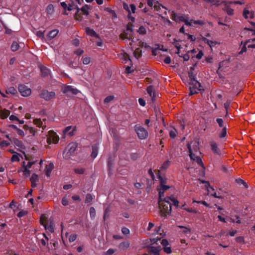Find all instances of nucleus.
<instances>
[{"mask_svg": "<svg viewBox=\"0 0 255 255\" xmlns=\"http://www.w3.org/2000/svg\"><path fill=\"white\" fill-rule=\"evenodd\" d=\"M54 168V164L53 163H49L45 167V174L47 176H50L52 170Z\"/></svg>", "mask_w": 255, "mask_h": 255, "instance_id": "obj_18", "label": "nucleus"}, {"mask_svg": "<svg viewBox=\"0 0 255 255\" xmlns=\"http://www.w3.org/2000/svg\"><path fill=\"white\" fill-rule=\"evenodd\" d=\"M222 3L225 4V7L223 8V10L226 11L229 15H232L234 14V9L227 4L226 1H223Z\"/></svg>", "mask_w": 255, "mask_h": 255, "instance_id": "obj_12", "label": "nucleus"}, {"mask_svg": "<svg viewBox=\"0 0 255 255\" xmlns=\"http://www.w3.org/2000/svg\"><path fill=\"white\" fill-rule=\"evenodd\" d=\"M114 96L110 95V96H107L104 99V103L105 104L109 103V102L112 101L114 99Z\"/></svg>", "mask_w": 255, "mask_h": 255, "instance_id": "obj_48", "label": "nucleus"}, {"mask_svg": "<svg viewBox=\"0 0 255 255\" xmlns=\"http://www.w3.org/2000/svg\"><path fill=\"white\" fill-rule=\"evenodd\" d=\"M72 128L71 126H68L67 127L63 130V132L65 134H68L70 136H72L73 135V132L75 130V128L73 129L72 131H70L71 129Z\"/></svg>", "mask_w": 255, "mask_h": 255, "instance_id": "obj_23", "label": "nucleus"}, {"mask_svg": "<svg viewBox=\"0 0 255 255\" xmlns=\"http://www.w3.org/2000/svg\"><path fill=\"white\" fill-rule=\"evenodd\" d=\"M116 251L113 249H109L107 252L104 253V255H112Z\"/></svg>", "mask_w": 255, "mask_h": 255, "instance_id": "obj_52", "label": "nucleus"}, {"mask_svg": "<svg viewBox=\"0 0 255 255\" xmlns=\"http://www.w3.org/2000/svg\"><path fill=\"white\" fill-rule=\"evenodd\" d=\"M10 115V111L7 110H1L0 111V117L2 119L7 118Z\"/></svg>", "mask_w": 255, "mask_h": 255, "instance_id": "obj_22", "label": "nucleus"}, {"mask_svg": "<svg viewBox=\"0 0 255 255\" xmlns=\"http://www.w3.org/2000/svg\"><path fill=\"white\" fill-rule=\"evenodd\" d=\"M148 248L149 252L153 254V255H160L159 252L161 250V248L160 246H150Z\"/></svg>", "mask_w": 255, "mask_h": 255, "instance_id": "obj_11", "label": "nucleus"}, {"mask_svg": "<svg viewBox=\"0 0 255 255\" xmlns=\"http://www.w3.org/2000/svg\"><path fill=\"white\" fill-rule=\"evenodd\" d=\"M138 45L141 47H144L146 49L150 48V46L148 45L146 43L142 42L141 41L139 42Z\"/></svg>", "mask_w": 255, "mask_h": 255, "instance_id": "obj_55", "label": "nucleus"}, {"mask_svg": "<svg viewBox=\"0 0 255 255\" xmlns=\"http://www.w3.org/2000/svg\"><path fill=\"white\" fill-rule=\"evenodd\" d=\"M43 236H44L45 239H41V244L43 246H45L47 244V243L48 241V237L46 236V235L45 234H43Z\"/></svg>", "mask_w": 255, "mask_h": 255, "instance_id": "obj_51", "label": "nucleus"}, {"mask_svg": "<svg viewBox=\"0 0 255 255\" xmlns=\"http://www.w3.org/2000/svg\"><path fill=\"white\" fill-rule=\"evenodd\" d=\"M192 155V158H190V159L192 160L196 161L198 165L202 167H204L203 163L202 162L201 158L200 157L195 155V154H194L193 152Z\"/></svg>", "mask_w": 255, "mask_h": 255, "instance_id": "obj_16", "label": "nucleus"}, {"mask_svg": "<svg viewBox=\"0 0 255 255\" xmlns=\"http://www.w3.org/2000/svg\"><path fill=\"white\" fill-rule=\"evenodd\" d=\"M5 92L7 94H11L12 95H15L17 93V91L13 87H10L6 90Z\"/></svg>", "mask_w": 255, "mask_h": 255, "instance_id": "obj_31", "label": "nucleus"}, {"mask_svg": "<svg viewBox=\"0 0 255 255\" xmlns=\"http://www.w3.org/2000/svg\"><path fill=\"white\" fill-rule=\"evenodd\" d=\"M227 135V128L224 127L223 128L221 132L219 135L220 138H222L225 137Z\"/></svg>", "mask_w": 255, "mask_h": 255, "instance_id": "obj_41", "label": "nucleus"}, {"mask_svg": "<svg viewBox=\"0 0 255 255\" xmlns=\"http://www.w3.org/2000/svg\"><path fill=\"white\" fill-rule=\"evenodd\" d=\"M170 188V186L168 185H165V184L163 185L160 186V188L158 190H161V191L165 192V191L168 190Z\"/></svg>", "mask_w": 255, "mask_h": 255, "instance_id": "obj_61", "label": "nucleus"}, {"mask_svg": "<svg viewBox=\"0 0 255 255\" xmlns=\"http://www.w3.org/2000/svg\"><path fill=\"white\" fill-rule=\"evenodd\" d=\"M77 239V235L76 234H72L70 235L69 237V241L70 242H73L75 241Z\"/></svg>", "mask_w": 255, "mask_h": 255, "instance_id": "obj_59", "label": "nucleus"}, {"mask_svg": "<svg viewBox=\"0 0 255 255\" xmlns=\"http://www.w3.org/2000/svg\"><path fill=\"white\" fill-rule=\"evenodd\" d=\"M40 69L43 77H47L50 74V70L44 66H41Z\"/></svg>", "mask_w": 255, "mask_h": 255, "instance_id": "obj_15", "label": "nucleus"}, {"mask_svg": "<svg viewBox=\"0 0 255 255\" xmlns=\"http://www.w3.org/2000/svg\"><path fill=\"white\" fill-rule=\"evenodd\" d=\"M35 163V162L34 161H31V162H28L27 164L26 165H25L24 164H25V162L23 161L22 162V167L23 168H27V169H28L29 168H30L31 166L34 164Z\"/></svg>", "mask_w": 255, "mask_h": 255, "instance_id": "obj_47", "label": "nucleus"}, {"mask_svg": "<svg viewBox=\"0 0 255 255\" xmlns=\"http://www.w3.org/2000/svg\"><path fill=\"white\" fill-rule=\"evenodd\" d=\"M13 142L15 145L19 147L22 148L23 146V143L22 141L18 140V139H14Z\"/></svg>", "mask_w": 255, "mask_h": 255, "instance_id": "obj_43", "label": "nucleus"}, {"mask_svg": "<svg viewBox=\"0 0 255 255\" xmlns=\"http://www.w3.org/2000/svg\"><path fill=\"white\" fill-rule=\"evenodd\" d=\"M59 140V136L53 130H50L47 138V142L48 144L57 143Z\"/></svg>", "mask_w": 255, "mask_h": 255, "instance_id": "obj_7", "label": "nucleus"}, {"mask_svg": "<svg viewBox=\"0 0 255 255\" xmlns=\"http://www.w3.org/2000/svg\"><path fill=\"white\" fill-rule=\"evenodd\" d=\"M62 93L65 94L67 97H71L72 95H77L80 91L72 86H66L61 89Z\"/></svg>", "mask_w": 255, "mask_h": 255, "instance_id": "obj_3", "label": "nucleus"}, {"mask_svg": "<svg viewBox=\"0 0 255 255\" xmlns=\"http://www.w3.org/2000/svg\"><path fill=\"white\" fill-rule=\"evenodd\" d=\"M77 147V144L75 142L70 143L66 147V150L70 154L73 153Z\"/></svg>", "mask_w": 255, "mask_h": 255, "instance_id": "obj_13", "label": "nucleus"}, {"mask_svg": "<svg viewBox=\"0 0 255 255\" xmlns=\"http://www.w3.org/2000/svg\"><path fill=\"white\" fill-rule=\"evenodd\" d=\"M170 162L169 160L165 161L160 167V170H162L166 169L169 166Z\"/></svg>", "mask_w": 255, "mask_h": 255, "instance_id": "obj_38", "label": "nucleus"}, {"mask_svg": "<svg viewBox=\"0 0 255 255\" xmlns=\"http://www.w3.org/2000/svg\"><path fill=\"white\" fill-rule=\"evenodd\" d=\"M23 172L24 175L26 177L29 176L30 174V171L27 168H23Z\"/></svg>", "mask_w": 255, "mask_h": 255, "instance_id": "obj_60", "label": "nucleus"}, {"mask_svg": "<svg viewBox=\"0 0 255 255\" xmlns=\"http://www.w3.org/2000/svg\"><path fill=\"white\" fill-rule=\"evenodd\" d=\"M167 198L168 200H170L173 202V205L175 207H176V208H177L178 207L179 202L177 199H175L174 198H171V197H167Z\"/></svg>", "mask_w": 255, "mask_h": 255, "instance_id": "obj_39", "label": "nucleus"}, {"mask_svg": "<svg viewBox=\"0 0 255 255\" xmlns=\"http://www.w3.org/2000/svg\"><path fill=\"white\" fill-rule=\"evenodd\" d=\"M98 146L97 144H94L92 145V152L91 153V157L95 158L97 157L98 154Z\"/></svg>", "mask_w": 255, "mask_h": 255, "instance_id": "obj_19", "label": "nucleus"}, {"mask_svg": "<svg viewBox=\"0 0 255 255\" xmlns=\"http://www.w3.org/2000/svg\"><path fill=\"white\" fill-rule=\"evenodd\" d=\"M158 203L161 216L165 217L171 213V205L167 197L164 198V201Z\"/></svg>", "mask_w": 255, "mask_h": 255, "instance_id": "obj_1", "label": "nucleus"}, {"mask_svg": "<svg viewBox=\"0 0 255 255\" xmlns=\"http://www.w3.org/2000/svg\"><path fill=\"white\" fill-rule=\"evenodd\" d=\"M91 219L93 220L96 216V210L94 207H91L89 211Z\"/></svg>", "mask_w": 255, "mask_h": 255, "instance_id": "obj_32", "label": "nucleus"}, {"mask_svg": "<svg viewBox=\"0 0 255 255\" xmlns=\"http://www.w3.org/2000/svg\"><path fill=\"white\" fill-rule=\"evenodd\" d=\"M211 149L215 155H221V150L218 147V144L215 141L212 140L210 142Z\"/></svg>", "mask_w": 255, "mask_h": 255, "instance_id": "obj_9", "label": "nucleus"}, {"mask_svg": "<svg viewBox=\"0 0 255 255\" xmlns=\"http://www.w3.org/2000/svg\"><path fill=\"white\" fill-rule=\"evenodd\" d=\"M40 222H41V224L44 226V228L46 230H48L51 233L54 232V230L53 226L51 225V223H44L43 219H42V217H41V218H40Z\"/></svg>", "mask_w": 255, "mask_h": 255, "instance_id": "obj_14", "label": "nucleus"}, {"mask_svg": "<svg viewBox=\"0 0 255 255\" xmlns=\"http://www.w3.org/2000/svg\"><path fill=\"white\" fill-rule=\"evenodd\" d=\"M189 85V95L190 96L193 95L194 94H196L198 93L199 91H201L202 90H204L201 85V84L198 81H195V82H190Z\"/></svg>", "mask_w": 255, "mask_h": 255, "instance_id": "obj_2", "label": "nucleus"}, {"mask_svg": "<svg viewBox=\"0 0 255 255\" xmlns=\"http://www.w3.org/2000/svg\"><path fill=\"white\" fill-rule=\"evenodd\" d=\"M147 92L151 97V101L154 102L156 100V93L154 91V87L152 85H150L147 88Z\"/></svg>", "mask_w": 255, "mask_h": 255, "instance_id": "obj_10", "label": "nucleus"}, {"mask_svg": "<svg viewBox=\"0 0 255 255\" xmlns=\"http://www.w3.org/2000/svg\"><path fill=\"white\" fill-rule=\"evenodd\" d=\"M85 31L87 35H90L93 37H98V35L96 32L92 28L89 27H87L85 28Z\"/></svg>", "mask_w": 255, "mask_h": 255, "instance_id": "obj_17", "label": "nucleus"}, {"mask_svg": "<svg viewBox=\"0 0 255 255\" xmlns=\"http://www.w3.org/2000/svg\"><path fill=\"white\" fill-rule=\"evenodd\" d=\"M110 212V210L109 208H106L104 211V220L105 221L107 218H108L109 216V213Z\"/></svg>", "mask_w": 255, "mask_h": 255, "instance_id": "obj_44", "label": "nucleus"}, {"mask_svg": "<svg viewBox=\"0 0 255 255\" xmlns=\"http://www.w3.org/2000/svg\"><path fill=\"white\" fill-rule=\"evenodd\" d=\"M134 130L136 132L138 138L140 139L146 138L148 135L147 130L143 127L135 125L134 126Z\"/></svg>", "mask_w": 255, "mask_h": 255, "instance_id": "obj_4", "label": "nucleus"}, {"mask_svg": "<svg viewBox=\"0 0 255 255\" xmlns=\"http://www.w3.org/2000/svg\"><path fill=\"white\" fill-rule=\"evenodd\" d=\"M19 48V45L16 41H13L11 45V49L12 51H16Z\"/></svg>", "mask_w": 255, "mask_h": 255, "instance_id": "obj_30", "label": "nucleus"}, {"mask_svg": "<svg viewBox=\"0 0 255 255\" xmlns=\"http://www.w3.org/2000/svg\"><path fill=\"white\" fill-rule=\"evenodd\" d=\"M75 8L76 9V12L74 16L76 19H78L77 16L81 17L80 15L81 13H79L80 11H81L82 14L88 15L89 14L88 10L91 9L90 6L88 4H85L81 8H80L77 5L75 6Z\"/></svg>", "mask_w": 255, "mask_h": 255, "instance_id": "obj_5", "label": "nucleus"}, {"mask_svg": "<svg viewBox=\"0 0 255 255\" xmlns=\"http://www.w3.org/2000/svg\"><path fill=\"white\" fill-rule=\"evenodd\" d=\"M72 44L76 47H78L79 45L80 41L77 38H75L72 41Z\"/></svg>", "mask_w": 255, "mask_h": 255, "instance_id": "obj_63", "label": "nucleus"}, {"mask_svg": "<svg viewBox=\"0 0 255 255\" xmlns=\"http://www.w3.org/2000/svg\"><path fill=\"white\" fill-rule=\"evenodd\" d=\"M34 124L36 125L37 127L42 128H45L46 126H43V123L40 119H36L33 121Z\"/></svg>", "mask_w": 255, "mask_h": 255, "instance_id": "obj_26", "label": "nucleus"}, {"mask_svg": "<svg viewBox=\"0 0 255 255\" xmlns=\"http://www.w3.org/2000/svg\"><path fill=\"white\" fill-rule=\"evenodd\" d=\"M163 250L165 253L168 254H171L172 252V250L170 247L166 246L163 247Z\"/></svg>", "mask_w": 255, "mask_h": 255, "instance_id": "obj_57", "label": "nucleus"}, {"mask_svg": "<svg viewBox=\"0 0 255 255\" xmlns=\"http://www.w3.org/2000/svg\"><path fill=\"white\" fill-rule=\"evenodd\" d=\"M93 199V196L90 194H87L86 196L85 203H90Z\"/></svg>", "mask_w": 255, "mask_h": 255, "instance_id": "obj_37", "label": "nucleus"}, {"mask_svg": "<svg viewBox=\"0 0 255 255\" xmlns=\"http://www.w3.org/2000/svg\"><path fill=\"white\" fill-rule=\"evenodd\" d=\"M168 12L171 13V18L174 21H177V15L173 11L169 10Z\"/></svg>", "mask_w": 255, "mask_h": 255, "instance_id": "obj_45", "label": "nucleus"}, {"mask_svg": "<svg viewBox=\"0 0 255 255\" xmlns=\"http://www.w3.org/2000/svg\"><path fill=\"white\" fill-rule=\"evenodd\" d=\"M249 14L250 11L247 8H245L243 11V16L245 19L248 18Z\"/></svg>", "mask_w": 255, "mask_h": 255, "instance_id": "obj_58", "label": "nucleus"}, {"mask_svg": "<svg viewBox=\"0 0 255 255\" xmlns=\"http://www.w3.org/2000/svg\"><path fill=\"white\" fill-rule=\"evenodd\" d=\"M39 96L41 98L48 101L55 97V93L53 91L49 92L46 90H42Z\"/></svg>", "mask_w": 255, "mask_h": 255, "instance_id": "obj_6", "label": "nucleus"}, {"mask_svg": "<svg viewBox=\"0 0 255 255\" xmlns=\"http://www.w3.org/2000/svg\"><path fill=\"white\" fill-rule=\"evenodd\" d=\"M113 164V159L112 156L109 157L108 159V167L109 171L111 170Z\"/></svg>", "mask_w": 255, "mask_h": 255, "instance_id": "obj_35", "label": "nucleus"}, {"mask_svg": "<svg viewBox=\"0 0 255 255\" xmlns=\"http://www.w3.org/2000/svg\"><path fill=\"white\" fill-rule=\"evenodd\" d=\"M59 32L57 29H54L50 31L48 34V37L50 39H51L56 36Z\"/></svg>", "mask_w": 255, "mask_h": 255, "instance_id": "obj_24", "label": "nucleus"}, {"mask_svg": "<svg viewBox=\"0 0 255 255\" xmlns=\"http://www.w3.org/2000/svg\"><path fill=\"white\" fill-rule=\"evenodd\" d=\"M84 172H85V169L82 168H78L75 169V172L77 174H82L84 173Z\"/></svg>", "mask_w": 255, "mask_h": 255, "instance_id": "obj_53", "label": "nucleus"}, {"mask_svg": "<svg viewBox=\"0 0 255 255\" xmlns=\"http://www.w3.org/2000/svg\"><path fill=\"white\" fill-rule=\"evenodd\" d=\"M177 227H178V228H179L180 229H183L182 233H184V234H186V235L190 234L191 233V229L186 227H184L183 226H178Z\"/></svg>", "mask_w": 255, "mask_h": 255, "instance_id": "obj_28", "label": "nucleus"}, {"mask_svg": "<svg viewBox=\"0 0 255 255\" xmlns=\"http://www.w3.org/2000/svg\"><path fill=\"white\" fill-rule=\"evenodd\" d=\"M61 202H62V204L64 206L68 205V203H69L68 200L67 198H66V197H65V196L62 198Z\"/></svg>", "mask_w": 255, "mask_h": 255, "instance_id": "obj_64", "label": "nucleus"}, {"mask_svg": "<svg viewBox=\"0 0 255 255\" xmlns=\"http://www.w3.org/2000/svg\"><path fill=\"white\" fill-rule=\"evenodd\" d=\"M139 157V154L137 153H132L130 154V158L133 160H136Z\"/></svg>", "mask_w": 255, "mask_h": 255, "instance_id": "obj_62", "label": "nucleus"}, {"mask_svg": "<svg viewBox=\"0 0 255 255\" xmlns=\"http://www.w3.org/2000/svg\"><path fill=\"white\" fill-rule=\"evenodd\" d=\"M133 54L134 57L136 59L139 58L142 55V51L140 48H137L135 49V51L133 52Z\"/></svg>", "mask_w": 255, "mask_h": 255, "instance_id": "obj_27", "label": "nucleus"}, {"mask_svg": "<svg viewBox=\"0 0 255 255\" xmlns=\"http://www.w3.org/2000/svg\"><path fill=\"white\" fill-rule=\"evenodd\" d=\"M216 121L220 128L226 127L225 126H224V122L222 119L217 118Z\"/></svg>", "mask_w": 255, "mask_h": 255, "instance_id": "obj_42", "label": "nucleus"}, {"mask_svg": "<svg viewBox=\"0 0 255 255\" xmlns=\"http://www.w3.org/2000/svg\"><path fill=\"white\" fill-rule=\"evenodd\" d=\"M105 10L109 12V13L112 14L113 17H117V15L114 10H112L111 8L109 7H107L105 9Z\"/></svg>", "mask_w": 255, "mask_h": 255, "instance_id": "obj_50", "label": "nucleus"}, {"mask_svg": "<svg viewBox=\"0 0 255 255\" xmlns=\"http://www.w3.org/2000/svg\"><path fill=\"white\" fill-rule=\"evenodd\" d=\"M132 26H133L132 24H131L130 23H128L127 25V29H126V31H127V32L129 31L130 32H132L133 31Z\"/></svg>", "mask_w": 255, "mask_h": 255, "instance_id": "obj_54", "label": "nucleus"}, {"mask_svg": "<svg viewBox=\"0 0 255 255\" xmlns=\"http://www.w3.org/2000/svg\"><path fill=\"white\" fill-rule=\"evenodd\" d=\"M54 10V7L52 4H49L47 7V11L49 13H51Z\"/></svg>", "mask_w": 255, "mask_h": 255, "instance_id": "obj_56", "label": "nucleus"}, {"mask_svg": "<svg viewBox=\"0 0 255 255\" xmlns=\"http://www.w3.org/2000/svg\"><path fill=\"white\" fill-rule=\"evenodd\" d=\"M19 155V154L12 155L11 158V161H12V162L19 161L20 160Z\"/></svg>", "mask_w": 255, "mask_h": 255, "instance_id": "obj_49", "label": "nucleus"}, {"mask_svg": "<svg viewBox=\"0 0 255 255\" xmlns=\"http://www.w3.org/2000/svg\"><path fill=\"white\" fill-rule=\"evenodd\" d=\"M18 91L23 97H27L31 93V89L24 85H19Z\"/></svg>", "mask_w": 255, "mask_h": 255, "instance_id": "obj_8", "label": "nucleus"}, {"mask_svg": "<svg viewBox=\"0 0 255 255\" xmlns=\"http://www.w3.org/2000/svg\"><path fill=\"white\" fill-rule=\"evenodd\" d=\"M137 32L141 35H145L146 33V30L143 26H140Z\"/></svg>", "mask_w": 255, "mask_h": 255, "instance_id": "obj_33", "label": "nucleus"}, {"mask_svg": "<svg viewBox=\"0 0 255 255\" xmlns=\"http://www.w3.org/2000/svg\"><path fill=\"white\" fill-rule=\"evenodd\" d=\"M129 247V243L128 242H124L120 243L119 248L122 250L128 248Z\"/></svg>", "mask_w": 255, "mask_h": 255, "instance_id": "obj_34", "label": "nucleus"}, {"mask_svg": "<svg viewBox=\"0 0 255 255\" xmlns=\"http://www.w3.org/2000/svg\"><path fill=\"white\" fill-rule=\"evenodd\" d=\"M158 179L160 181V186L163 185L166 183V178L162 177L160 174V170H158L156 173Z\"/></svg>", "mask_w": 255, "mask_h": 255, "instance_id": "obj_21", "label": "nucleus"}, {"mask_svg": "<svg viewBox=\"0 0 255 255\" xmlns=\"http://www.w3.org/2000/svg\"><path fill=\"white\" fill-rule=\"evenodd\" d=\"M129 34L128 32L124 31L120 35V37L122 39H128L129 40H131L132 42H133V39L129 37H128Z\"/></svg>", "mask_w": 255, "mask_h": 255, "instance_id": "obj_25", "label": "nucleus"}, {"mask_svg": "<svg viewBox=\"0 0 255 255\" xmlns=\"http://www.w3.org/2000/svg\"><path fill=\"white\" fill-rule=\"evenodd\" d=\"M188 18V17L185 15H181L177 17V21H182L185 22L186 20Z\"/></svg>", "mask_w": 255, "mask_h": 255, "instance_id": "obj_46", "label": "nucleus"}, {"mask_svg": "<svg viewBox=\"0 0 255 255\" xmlns=\"http://www.w3.org/2000/svg\"><path fill=\"white\" fill-rule=\"evenodd\" d=\"M202 40L205 43L207 44L210 47L214 46V45L218 43L216 41L210 40L206 37H203Z\"/></svg>", "mask_w": 255, "mask_h": 255, "instance_id": "obj_20", "label": "nucleus"}, {"mask_svg": "<svg viewBox=\"0 0 255 255\" xmlns=\"http://www.w3.org/2000/svg\"><path fill=\"white\" fill-rule=\"evenodd\" d=\"M30 180L31 183L37 182L38 181V175L37 174H36L35 173L32 174V175L30 179Z\"/></svg>", "mask_w": 255, "mask_h": 255, "instance_id": "obj_40", "label": "nucleus"}, {"mask_svg": "<svg viewBox=\"0 0 255 255\" xmlns=\"http://www.w3.org/2000/svg\"><path fill=\"white\" fill-rule=\"evenodd\" d=\"M188 77L190 80V82H195V81H197L196 78V74H194L193 72L189 71L188 72Z\"/></svg>", "mask_w": 255, "mask_h": 255, "instance_id": "obj_29", "label": "nucleus"}, {"mask_svg": "<svg viewBox=\"0 0 255 255\" xmlns=\"http://www.w3.org/2000/svg\"><path fill=\"white\" fill-rule=\"evenodd\" d=\"M164 192L161 191V190H159L158 191V194H159V198H158V203L161 202L162 201H164Z\"/></svg>", "mask_w": 255, "mask_h": 255, "instance_id": "obj_36", "label": "nucleus"}]
</instances>
